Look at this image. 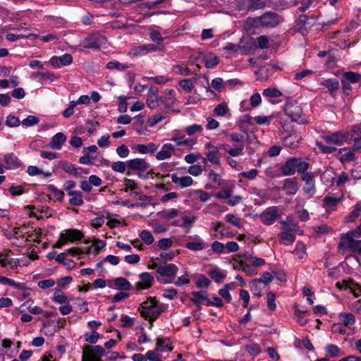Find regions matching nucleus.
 Masks as SVG:
<instances>
[{
  "mask_svg": "<svg viewBox=\"0 0 361 361\" xmlns=\"http://www.w3.org/2000/svg\"><path fill=\"white\" fill-rule=\"evenodd\" d=\"M344 199L343 193L340 192L335 196L334 194L326 195L323 200V207L326 210H335L337 205Z\"/></svg>",
  "mask_w": 361,
  "mask_h": 361,
  "instance_id": "obj_15",
  "label": "nucleus"
},
{
  "mask_svg": "<svg viewBox=\"0 0 361 361\" xmlns=\"http://www.w3.org/2000/svg\"><path fill=\"white\" fill-rule=\"evenodd\" d=\"M39 122V118L35 116L30 115L22 121V124L26 127L33 126Z\"/></svg>",
  "mask_w": 361,
  "mask_h": 361,
  "instance_id": "obj_63",
  "label": "nucleus"
},
{
  "mask_svg": "<svg viewBox=\"0 0 361 361\" xmlns=\"http://www.w3.org/2000/svg\"><path fill=\"white\" fill-rule=\"evenodd\" d=\"M159 214L161 217L166 219H171L178 216L180 214V211L177 209L173 208L169 210L162 211Z\"/></svg>",
  "mask_w": 361,
  "mask_h": 361,
  "instance_id": "obj_54",
  "label": "nucleus"
},
{
  "mask_svg": "<svg viewBox=\"0 0 361 361\" xmlns=\"http://www.w3.org/2000/svg\"><path fill=\"white\" fill-rule=\"evenodd\" d=\"M298 183L295 178H286L283 180V190L288 195H294L298 191Z\"/></svg>",
  "mask_w": 361,
  "mask_h": 361,
  "instance_id": "obj_24",
  "label": "nucleus"
},
{
  "mask_svg": "<svg viewBox=\"0 0 361 361\" xmlns=\"http://www.w3.org/2000/svg\"><path fill=\"white\" fill-rule=\"evenodd\" d=\"M140 236L142 240L148 245H152L154 240L152 233L147 230L142 231Z\"/></svg>",
  "mask_w": 361,
  "mask_h": 361,
  "instance_id": "obj_64",
  "label": "nucleus"
},
{
  "mask_svg": "<svg viewBox=\"0 0 361 361\" xmlns=\"http://www.w3.org/2000/svg\"><path fill=\"white\" fill-rule=\"evenodd\" d=\"M172 182L178 185L181 188H185L192 185L193 179L190 176H185L179 177L177 174L173 173L171 175Z\"/></svg>",
  "mask_w": 361,
  "mask_h": 361,
  "instance_id": "obj_26",
  "label": "nucleus"
},
{
  "mask_svg": "<svg viewBox=\"0 0 361 361\" xmlns=\"http://www.w3.org/2000/svg\"><path fill=\"white\" fill-rule=\"evenodd\" d=\"M325 350L330 357H337L344 355V353L334 344H329L325 347Z\"/></svg>",
  "mask_w": 361,
  "mask_h": 361,
  "instance_id": "obj_41",
  "label": "nucleus"
},
{
  "mask_svg": "<svg viewBox=\"0 0 361 361\" xmlns=\"http://www.w3.org/2000/svg\"><path fill=\"white\" fill-rule=\"evenodd\" d=\"M176 152L175 146L171 143L164 144L160 151H159L155 157L158 161H164L165 159H170Z\"/></svg>",
  "mask_w": 361,
  "mask_h": 361,
  "instance_id": "obj_17",
  "label": "nucleus"
},
{
  "mask_svg": "<svg viewBox=\"0 0 361 361\" xmlns=\"http://www.w3.org/2000/svg\"><path fill=\"white\" fill-rule=\"evenodd\" d=\"M171 141L174 142L178 146H185L189 149H192L197 143L196 139L186 138L185 136H173Z\"/></svg>",
  "mask_w": 361,
  "mask_h": 361,
  "instance_id": "obj_31",
  "label": "nucleus"
},
{
  "mask_svg": "<svg viewBox=\"0 0 361 361\" xmlns=\"http://www.w3.org/2000/svg\"><path fill=\"white\" fill-rule=\"evenodd\" d=\"M339 154H341L339 160L342 163L348 162L355 159V154L353 151L346 147L340 149Z\"/></svg>",
  "mask_w": 361,
  "mask_h": 361,
  "instance_id": "obj_39",
  "label": "nucleus"
},
{
  "mask_svg": "<svg viewBox=\"0 0 361 361\" xmlns=\"http://www.w3.org/2000/svg\"><path fill=\"white\" fill-rule=\"evenodd\" d=\"M159 147V144L154 142H149L147 144H137L133 146V149H135L140 154H154L157 152Z\"/></svg>",
  "mask_w": 361,
  "mask_h": 361,
  "instance_id": "obj_23",
  "label": "nucleus"
},
{
  "mask_svg": "<svg viewBox=\"0 0 361 361\" xmlns=\"http://www.w3.org/2000/svg\"><path fill=\"white\" fill-rule=\"evenodd\" d=\"M131 194L134 195L137 200L143 202V203L142 204H137V206L147 207L150 203L152 199V197L143 195L139 192H133Z\"/></svg>",
  "mask_w": 361,
  "mask_h": 361,
  "instance_id": "obj_49",
  "label": "nucleus"
},
{
  "mask_svg": "<svg viewBox=\"0 0 361 361\" xmlns=\"http://www.w3.org/2000/svg\"><path fill=\"white\" fill-rule=\"evenodd\" d=\"M263 95L270 98H277L282 95V93L276 88H267L263 91Z\"/></svg>",
  "mask_w": 361,
  "mask_h": 361,
  "instance_id": "obj_59",
  "label": "nucleus"
},
{
  "mask_svg": "<svg viewBox=\"0 0 361 361\" xmlns=\"http://www.w3.org/2000/svg\"><path fill=\"white\" fill-rule=\"evenodd\" d=\"M49 61L54 68H59L70 65L73 62V57L70 54H64L60 56H52Z\"/></svg>",
  "mask_w": 361,
  "mask_h": 361,
  "instance_id": "obj_20",
  "label": "nucleus"
},
{
  "mask_svg": "<svg viewBox=\"0 0 361 361\" xmlns=\"http://www.w3.org/2000/svg\"><path fill=\"white\" fill-rule=\"evenodd\" d=\"M64 235V238L67 242H74L80 240L83 238L82 233L77 229H67L64 233H61Z\"/></svg>",
  "mask_w": 361,
  "mask_h": 361,
  "instance_id": "obj_33",
  "label": "nucleus"
},
{
  "mask_svg": "<svg viewBox=\"0 0 361 361\" xmlns=\"http://www.w3.org/2000/svg\"><path fill=\"white\" fill-rule=\"evenodd\" d=\"M71 197L69 199V203L72 206H81L83 204L84 201L82 200V192L80 191H76L74 192H69V195Z\"/></svg>",
  "mask_w": 361,
  "mask_h": 361,
  "instance_id": "obj_43",
  "label": "nucleus"
},
{
  "mask_svg": "<svg viewBox=\"0 0 361 361\" xmlns=\"http://www.w3.org/2000/svg\"><path fill=\"white\" fill-rule=\"evenodd\" d=\"M140 281L135 283V288L137 290L148 289L152 287L154 278L148 272H143L140 274Z\"/></svg>",
  "mask_w": 361,
  "mask_h": 361,
  "instance_id": "obj_21",
  "label": "nucleus"
},
{
  "mask_svg": "<svg viewBox=\"0 0 361 361\" xmlns=\"http://www.w3.org/2000/svg\"><path fill=\"white\" fill-rule=\"evenodd\" d=\"M52 300L54 302L58 304H64L69 302L68 297L60 288L55 290Z\"/></svg>",
  "mask_w": 361,
  "mask_h": 361,
  "instance_id": "obj_45",
  "label": "nucleus"
},
{
  "mask_svg": "<svg viewBox=\"0 0 361 361\" xmlns=\"http://www.w3.org/2000/svg\"><path fill=\"white\" fill-rule=\"evenodd\" d=\"M0 266L6 270L15 269L20 266V262L11 250L5 249L0 252Z\"/></svg>",
  "mask_w": 361,
  "mask_h": 361,
  "instance_id": "obj_6",
  "label": "nucleus"
},
{
  "mask_svg": "<svg viewBox=\"0 0 361 361\" xmlns=\"http://www.w3.org/2000/svg\"><path fill=\"white\" fill-rule=\"evenodd\" d=\"M343 79L347 82L355 84L361 80V75L355 72H345L343 74Z\"/></svg>",
  "mask_w": 361,
  "mask_h": 361,
  "instance_id": "obj_46",
  "label": "nucleus"
},
{
  "mask_svg": "<svg viewBox=\"0 0 361 361\" xmlns=\"http://www.w3.org/2000/svg\"><path fill=\"white\" fill-rule=\"evenodd\" d=\"M5 168L6 169H16L20 167V161L19 159L12 152L4 155Z\"/></svg>",
  "mask_w": 361,
  "mask_h": 361,
  "instance_id": "obj_27",
  "label": "nucleus"
},
{
  "mask_svg": "<svg viewBox=\"0 0 361 361\" xmlns=\"http://www.w3.org/2000/svg\"><path fill=\"white\" fill-rule=\"evenodd\" d=\"M228 107L226 102H221L218 104L214 109V112L216 116H224L228 111Z\"/></svg>",
  "mask_w": 361,
  "mask_h": 361,
  "instance_id": "obj_50",
  "label": "nucleus"
},
{
  "mask_svg": "<svg viewBox=\"0 0 361 361\" xmlns=\"http://www.w3.org/2000/svg\"><path fill=\"white\" fill-rule=\"evenodd\" d=\"M147 360L149 361H163L162 355L159 352L155 350H149L145 354Z\"/></svg>",
  "mask_w": 361,
  "mask_h": 361,
  "instance_id": "obj_61",
  "label": "nucleus"
},
{
  "mask_svg": "<svg viewBox=\"0 0 361 361\" xmlns=\"http://www.w3.org/2000/svg\"><path fill=\"white\" fill-rule=\"evenodd\" d=\"M228 140L233 142V147L228 144L221 145L220 147L224 149L230 156L237 157L243 154L244 150V135L239 133H232L227 135Z\"/></svg>",
  "mask_w": 361,
  "mask_h": 361,
  "instance_id": "obj_3",
  "label": "nucleus"
},
{
  "mask_svg": "<svg viewBox=\"0 0 361 361\" xmlns=\"http://www.w3.org/2000/svg\"><path fill=\"white\" fill-rule=\"evenodd\" d=\"M281 240L283 243L291 244L295 240V235L293 230H287L279 234Z\"/></svg>",
  "mask_w": 361,
  "mask_h": 361,
  "instance_id": "obj_44",
  "label": "nucleus"
},
{
  "mask_svg": "<svg viewBox=\"0 0 361 361\" xmlns=\"http://www.w3.org/2000/svg\"><path fill=\"white\" fill-rule=\"evenodd\" d=\"M127 165L128 170L138 171L137 175L139 178L146 179L149 177V173L146 175L143 174L150 166L146 159L142 158L129 159L127 161Z\"/></svg>",
  "mask_w": 361,
  "mask_h": 361,
  "instance_id": "obj_7",
  "label": "nucleus"
},
{
  "mask_svg": "<svg viewBox=\"0 0 361 361\" xmlns=\"http://www.w3.org/2000/svg\"><path fill=\"white\" fill-rule=\"evenodd\" d=\"M175 91L166 90L164 94L159 97V104H163L165 109L169 110L176 102Z\"/></svg>",
  "mask_w": 361,
  "mask_h": 361,
  "instance_id": "obj_19",
  "label": "nucleus"
},
{
  "mask_svg": "<svg viewBox=\"0 0 361 361\" xmlns=\"http://www.w3.org/2000/svg\"><path fill=\"white\" fill-rule=\"evenodd\" d=\"M111 166V169L113 171H114L116 172L121 173H124L126 171V169H128L127 161H126V162L121 161H116V162H114Z\"/></svg>",
  "mask_w": 361,
  "mask_h": 361,
  "instance_id": "obj_58",
  "label": "nucleus"
},
{
  "mask_svg": "<svg viewBox=\"0 0 361 361\" xmlns=\"http://www.w3.org/2000/svg\"><path fill=\"white\" fill-rule=\"evenodd\" d=\"M152 268L156 269L157 273L160 275V276L157 277V281L162 284L173 283L178 271V267L175 264L172 263H165L161 265L153 263Z\"/></svg>",
  "mask_w": 361,
  "mask_h": 361,
  "instance_id": "obj_2",
  "label": "nucleus"
},
{
  "mask_svg": "<svg viewBox=\"0 0 361 361\" xmlns=\"http://www.w3.org/2000/svg\"><path fill=\"white\" fill-rule=\"evenodd\" d=\"M47 188L48 191L50 192L57 200L61 201L63 199L64 192L58 189L55 185H49Z\"/></svg>",
  "mask_w": 361,
  "mask_h": 361,
  "instance_id": "obj_53",
  "label": "nucleus"
},
{
  "mask_svg": "<svg viewBox=\"0 0 361 361\" xmlns=\"http://www.w3.org/2000/svg\"><path fill=\"white\" fill-rule=\"evenodd\" d=\"M279 209L276 207L267 208L259 216L261 221L265 225H271L279 218Z\"/></svg>",
  "mask_w": 361,
  "mask_h": 361,
  "instance_id": "obj_14",
  "label": "nucleus"
},
{
  "mask_svg": "<svg viewBox=\"0 0 361 361\" xmlns=\"http://www.w3.org/2000/svg\"><path fill=\"white\" fill-rule=\"evenodd\" d=\"M178 84L187 93H190L195 87L194 82L191 79L181 80Z\"/></svg>",
  "mask_w": 361,
  "mask_h": 361,
  "instance_id": "obj_51",
  "label": "nucleus"
},
{
  "mask_svg": "<svg viewBox=\"0 0 361 361\" xmlns=\"http://www.w3.org/2000/svg\"><path fill=\"white\" fill-rule=\"evenodd\" d=\"M157 49V46L153 44H143L132 48L129 51V55L134 57L142 56L149 52L155 51Z\"/></svg>",
  "mask_w": 361,
  "mask_h": 361,
  "instance_id": "obj_18",
  "label": "nucleus"
},
{
  "mask_svg": "<svg viewBox=\"0 0 361 361\" xmlns=\"http://www.w3.org/2000/svg\"><path fill=\"white\" fill-rule=\"evenodd\" d=\"M106 43V38L99 33L88 35L84 40L83 47L85 49H99Z\"/></svg>",
  "mask_w": 361,
  "mask_h": 361,
  "instance_id": "obj_9",
  "label": "nucleus"
},
{
  "mask_svg": "<svg viewBox=\"0 0 361 361\" xmlns=\"http://www.w3.org/2000/svg\"><path fill=\"white\" fill-rule=\"evenodd\" d=\"M20 121L17 116L12 115V114H9L6 117V125L8 126V127H11V128L18 127L20 126Z\"/></svg>",
  "mask_w": 361,
  "mask_h": 361,
  "instance_id": "obj_60",
  "label": "nucleus"
},
{
  "mask_svg": "<svg viewBox=\"0 0 361 361\" xmlns=\"http://www.w3.org/2000/svg\"><path fill=\"white\" fill-rule=\"evenodd\" d=\"M59 166L64 171L75 176H78L80 174L79 171L82 170L81 168L75 167V165L66 161H60Z\"/></svg>",
  "mask_w": 361,
  "mask_h": 361,
  "instance_id": "obj_36",
  "label": "nucleus"
},
{
  "mask_svg": "<svg viewBox=\"0 0 361 361\" xmlns=\"http://www.w3.org/2000/svg\"><path fill=\"white\" fill-rule=\"evenodd\" d=\"M361 212V203H357L352 212L348 216L347 219L349 222L354 221Z\"/></svg>",
  "mask_w": 361,
  "mask_h": 361,
  "instance_id": "obj_62",
  "label": "nucleus"
},
{
  "mask_svg": "<svg viewBox=\"0 0 361 361\" xmlns=\"http://www.w3.org/2000/svg\"><path fill=\"white\" fill-rule=\"evenodd\" d=\"M281 21V16L271 11L266 12L255 19V23L264 27H276Z\"/></svg>",
  "mask_w": 361,
  "mask_h": 361,
  "instance_id": "obj_8",
  "label": "nucleus"
},
{
  "mask_svg": "<svg viewBox=\"0 0 361 361\" xmlns=\"http://www.w3.org/2000/svg\"><path fill=\"white\" fill-rule=\"evenodd\" d=\"M183 223H180L178 220L173 221L171 223V225L173 226H178L184 228L185 232H189L191 228L193 227L194 224L196 221V217L195 216H188L183 215L182 216Z\"/></svg>",
  "mask_w": 361,
  "mask_h": 361,
  "instance_id": "obj_22",
  "label": "nucleus"
},
{
  "mask_svg": "<svg viewBox=\"0 0 361 361\" xmlns=\"http://www.w3.org/2000/svg\"><path fill=\"white\" fill-rule=\"evenodd\" d=\"M322 137L328 144L340 146L348 140L349 133L345 130L336 131Z\"/></svg>",
  "mask_w": 361,
  "mask_h": 361,
  "instance_id": "obj_11",
  "label": "nucleus"
},
{
  "mask_svg": "<svg viewBox=\"0 0 361 361\" xmlns=\"http://www.w3.org/2000/svg\"><path fill=\"white\" fill-rule=\"evenodd\" d=\"M202 61L207 68H214L219 63L220 59L214 54L208 53L203 55Z\"/></svg>",
  "mask_w": 361,
  "mask_h": 361,
  "instance_id": "obj_32",
  "label": "nucleus"
},
{
  "mask_svg": "<svg viewBox=\"0 0 361 361\" xmlns=\"http://www.w3.org/2000/svg\"><path fill=\"white\" fill-rule=\"evenodd\" d=\"M66 140V137L62 133H58L52 137L50 147L54 149H61Z\"/></svg>",
  "mask_w": 361,
  "mask_h": 361,
  "instance_id": "obj_35",
  "label": "nucleus"
},
{
  "mask_svg": "<svg viewBox=\"0 0 361 361\" xmlns=\"http://www.w3.org/2000/svg\"><path fill=\"white\" fill-rule=\"evenodd\" d=\"M146 105L150 109L154 110L159 106V89L156 87H151L147 92Z\"/></svg>",
  "mask_w": 361,
  "mask_h": 361,
  "instance_id": "obj_16",
  "label": "nucleus"
},
{
  "mask_svg": "<svg viewBox=\"0 0 361 361\" xmlns=\"http://www.w3.org/2000/svg\"><path fill=\"white\" fill-rule=\"evenodd\" d=\"M281 172L285 176H290L295 174L293 157L288 159L281 166Z\"/></svg>",
  "mask_w": 361,
  "mask_h": 361,
  "instance_id": "obj_38",
  "label": "nucleus"
},
{
  "mask_svg": "<svg viewBox=\"0 0 361 361\" xmlns=\"http://www.w3.org/2000/svg\"><path fill=\"white\" fill-rule=\"evenodd\" d=\"M114 288L121 291H128L133 289V286L124 277H117L114 280Z\"/></svg>",
  "mask_w": 361,
  "mask_h": 361,
  "instance_id": "obj_30",
  "label": "nucleus"
},
{
  "mask_svg": "<svg viewBox=\"0 0 361 361\" xmlns=\"http://www.w3.org/2000/svg\"><path fill=\"white\" fill-rule=\"evenodd\" d=\"M166 310L164 304L159 302L155 297H149L138 308L141 316L152 324Z\"/></svg>",
  "mask_w": 361,
  "mask_h": 361,
  "instance_id": "obj_1",
  "label": "nucleus"
},
{
  "mask_svg": "<svg viewBox=\"0 0 361 361\" xmlns=\"http://www.w3.org/2000/svg\"><path fill=\"white\" fill-rule=\"evenodd\" d=\"M315 177L316 174L312 172H306L301 176L302 180L305 182L303 191L309 197H312L316 193Z\"/></svg>",
  "mask_w": 361,
  "mask_h": 361,
  "instance_id": "obj_12",
  "label": "nucleus"
},
{
  "mask_svg": "<svg viewBox=\"0 0 361 361\" xmlns=\"http://www.w3.org/2000/svg\"><path fill=\"white\" fill-rule=\"evenodd\" d=\"M226 221L233 226L236 227L241 226V219L233 214H228L225 216Z\"/></svg>",
  "mask_w": 361,
  "mask_h": 361,
  "instance_id": "obj_56",
  "label": "nucleus"
},
{
  "mask_svg": "<svg viewBox=\"0 0 361 361\" xmlns=\"http://www.w3.org/2000/svg\"><path fill=\"white\" fill-rule=\"evenodd\" d=\"M188 238L193 239L195 241L188 242L185 244L187 249L197 252L202 250L206 247V243L199 235L189 236Z\"/></svg>",
  "mask_w": 361,
  "mask_h": 361,
  "instance_id": "obj_25",
  "label": "nucleus"
},
{
  "mask_svg": "<svg viewBox=\"0 0 361 361\" xmlns=\"http://www.w3.org/2000/svg\"><path fill=\"white\" fill-rule=\"evenodd\" d=\"M192 298H191V301L198 306L200 308L204 300L207 302L208 296L206 291H193L192 293Z\"/></svg>",
  "mask_w": 361,
  "mask_h": 361,
  "instance_id": "obj_37",
  "label": "nucleus"
},
{
  "mask_svg": "<svg viewBox=\"0 0 361 361\" xmlns=\"http://www.w3.org/2000/svg\"><path fill=\"white\" fill-rule=\"evenodd\" d=\"M301 138V136L298 134H290L283 139V144L286 147L293 149L296 148L298 147Z\"/></svg>",
  "mask_w": 361,
  "mask_h": 361,
  "instance_id": "obj_34",
  "label": "nucleus"
},
{
  "mask_svg": "<svg viewBox=\"0 0 361 361\" xmlns=\"http://www.w3.org/2000/svg\"><path fill=\"white\" fill-rule=\"evenodd\" d=\"M338 317L345 326L353 325L355 323V317L352 313L343 312Z\"/></svg>",
  "mask_w": 361,
  "mask_h": 361,
  "instance_id": "obj_47",
  "label": "nucleus"
},
{
  "mask_svg": "<svg viewBox=\"0 0 361 361\" xmlns=\"http://www.w3.org/2000/svg\"><path fill=\"white\" fill-rule=\"evenodd\" d=\"M203 130L202 126L200 124H192L185 128V131L188 135L192 136L196 133H201Z\"/></svg>",
  "mask_w": 361,
  "mask_h": 361,
  "instance_id": "obj_55",
  "label": "nucleus"
},
{
  "mask_svg": "<svg viewBox=\"0 0 361 361\" xmlns=\"http://www.w3.org/2000/svg\"><path fill=\"white\" fill-rule=\"evenodd\" d=\"M209 276L216 283H221L226 279V274L219 268H214L209 272Z\"/></svg>",
  "mask_w": 361,
  "mask_h": 361,
  "instance_id": "obj_40",
  "label": "nucleus"
},
{
  "mask_svg": "<svg viewBox=\"0 0 361 361\" xmlns=\"http://www.w3.org/2000/svg\"><path fill=\"white\" fill-rule=\"evenodd\" d=\"M322 86L326 87L331 94L335 92L339 87V82L337 79H327L321 82Z\"/></svg>",
  "mask_w": 361,
  "mask_h": 361,
  "instance_id": "obj_42",
  "label": "nucleus"
},
{
  "mask_svg": "<svg viewBox=\"0 0 361 361\" xmlns=\"http://www.w3.org/2000/svg\"><path fill=\"white\" fill-rule=\"evenodd\" d=\"M267 306L271 311L276 310V295L274 292L269 291L267 293Z\"/></svg>",
  "mask_w": 361,
  "mask_h": 361,
  "instance_id": "obj_52",
  "label": "nucleus"
},
{
  "mask_svg": "<svg viewBox=\"0 0 361 361\" xmlns=\"http://www.w3.org/2000/svg\"><path fill=\"white\" fill-rule=\"evenodd\" d=\"M285 113L292 121L297 122L300 124L306 123V119L302 116V111L301 107L297 104H287L285 106Z\"/></svg>",
  "mask_w": 361,
  "mask_h": 361,
  "instance_id": "obj_10",
  "label": "nucleus"
},
{
  "mask_svg": "<svg viewBox=\"0 0 361 361\" xmlns=\"http://www.w3.org/2000/svg\"><path fill=\"white\" fill-rule=\"evenodd\" d=\"M171 343L168 338H157L155 350L157 352H171L173 350Z\"/></svg>",
  "mask_w": 361,
  "mask_h": 361,
  "instance_id": "obj_28",
  "label": "nucleus"
},
{
  "mask_svg": "<svg viewBox=\"0 0 361 361\" xmlns=\"http://www.w3.org/2000/svg\"><path fill=\"white\" fill-rule=\"evenodd\" d=\"M338 250L343 254L346 250H350L361 255V240H356L355 238L348 233L343 234L340 238Z\"/></svg>",
  "mask_w": 361,
  "mask_h": 361,
  "instance_id": "obj_4",
  "label": "nucleus"
},
{
  "mask_svg": "<svg viewBox=\"0 0 361 361\" xmlns=\"http://www.w3.org/2000/svg\"><path fill=\"white\" fill-rule=\"evenodd\" d=\"M274 116H257L254 118L255 121L258 125H269L271 121L273 120Z\"/></svg>",
  "mask_w": 361,
  "mask_h": 361,
  "instance_id": "obj_57",
  "label": "nucleus"
},
{
  "mask_svg": "<svg viewBox=\"0 0 361 361\" xmlns=\"http://www.w3.org/2000/svg\"><path fill=\"white\" fill-rule=\"evenodd\" d=\"M105 350L101 345H85L82 348V361H102Z\"/></svg>",
  "mask_w": 361,
  "mask_h": 361,
  "instance_id": "obj_5",
  "label": "nucleus"
},
{
  "mask_svg": "<svg viewBox=\"0 0 361 361\" xmlns=\"http://www.w3.org/2000/svg\"><path fill=\"white\" fill-rule=\"evenodd\" d=\"M260 285L261 283L259 279H253L250 283V288L251 292L257 297H260L262 295V289Z\"/></svg>",
  "mask_w": 361,
  "mask_h": 361,
  "instance_id": "obj_48",
  "label": "nucleus"
},
{
  "mask_svg": "<svg viewBox=\"0 0 361 361\" xmlns=\"http://www.w3.org/2000/svg\"><path fill=\"white\" fill-rule=\"evenodd\" d=\"M295 173L298 172L303 175L310 168V164L300 157H293Z\"/></svg>",
  "mask_w": 361,
  "mask_h": 361,
  "instance_id": "obj_29",
  "label": "nucleus"
},
{
  "mask_svg": "<svg viewBox=\"0 0 361 361\" xmlns=\"http://www.w3.org/2000/svg\"><path fill=\"white\" fill-rule=\"evenodd\" d=\"M204 147L208 149V152L205 154L206 158L204 159H207L214 165H219L221 158L220 148L213 145L211 142L206 143Z\"/></svg>",
  "mask_w": 361,
  "mask_h": 361,
  "instance_id": "obj_13",
  "label": "nucleus"
}]
</instances>
